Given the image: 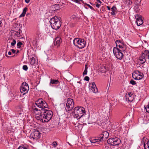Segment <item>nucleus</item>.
Listing matches in <instances>:
<instances>
[{
    "label": "nucleus",
    "instance_id": "obj_60",
    "mask_svg": "<svg viewBox=\"0 0 149 149\" xmlns=\"http://www.w3.org/2000/svg\"><path fill=\"white\" fill-rule=\"evenodd\" d=\"M121 45V44L120 43V44H119L118 45Z\"/></svg>",
    "mask_w": 149,
    "mask_h": 149
},
{
    "label": "nucleus",
    "instance_id": "obj_36",
    "mask_svg": "<svg viewBox=\"0 0 149 149\" xmlns=\"http://www.w3.org/2000/svg\"><path fill=\"white\" fill-rule=\"evenodd\" d=\"M18 113L19 115H20L22 114V113L21 112L22 111V109H20V108H18Z\"/></svg>",
    "mask_w": 149,
    "mask_h": 149
},
{
    "label": "nucleus",
    "instance_id": "obj_28",
    "mask_svg": "<svg viewBox=\"0 0 149 149\" xmlns=\"http://www.w3.org/2000/svg\"><path fill=\"white\" fill-rule=\"evenodd\" d=\"M145 109H146V112L148 113H149V102H148V104L146 106L145 105L144 106Z\"/></svg>",
    "mask_w": 149,
    "mask_h": 149
},
{
    "label": "nucleus",
    "instance_id": "obj_42",
    "mask_svg": "<svg viewBox=\"0 0 149 149\" xmlns=\"http://www.w3.org/2000/svg\"><path fill=\"white\" fill-rule=\"evenodd\" d=\"M84 80L87 81H89V78L88 76H86L84 78Z\"/></svg>",
    "mask_w": 149,
    "mask_h": 149
},
{
    "label": "nucleus",
    "instance_id": "obj_31",
    "mask_svg": "<svg viewBox=\"0 0 149 149\" xmlns=\"http://www.w3.org/2000/svg\"><path fill=\"white\" fill-rule=\"evenodd\" d=\"M23 43L22 42H18L17 44V47L18 48H20L21 47V46L22 45Z\"/></svg>",
    "mask_w": 149,
    "mask_h": 149
},
{
    "label": "nucleus",
    "instance_id": "obj_47",
    "mask_svg": "<svg viewBox=\"0 0 149 149\" xmlns=\"http://www.w3.org/2000/svg\"><path fill=\"white\" fill-rule=\"evenodd\" d=\"M75 2L77 3H79V1H82V0H74Z\"/></svg>",
    "mask_w": 149,
    "mask_h": 149
},
{
    "label": "nucleus",
    "instance_id": "obj_11",
    "mask_svg": "<svg viewBox=\"0 0 149 149\" xmlns=\"http://www.w3.org/2000/svg\"><path fill=\"white\" fill-rule=\"evenodd\" d=\"M125 96L126 99H127L130 102H132L134 99V95L132 93H128L126 94Z\"/></svg>",
    "mask_w": 149,
    "mask_h": 149
},
{
    "label": "nucleus",
    "instance_id": "obj_26",
    "mask_svg": "<svg viewBox=\"0 0 149 149\" xmlns=\"http://www.w3.org/2000/svg\"><path fill=\"white\" fill-rule=\"evenodd\" d=\"M136 21L137 20H140V19H142V17L141 15H137L135 16Z\"/></svg>",
    "mask_w": 149,
    "mask_h": 149
},
{
    "label": "nucleus",
    "instance_id": "obj_33",
    "mask_svg": "<svg viewBox=\"0 0 149 149\" xmlns=\"http://www.w3.org/2000/svg\"><path fill=\"white\" fill-rule=\"evenodd\" d=\"M139 6L140 5L139 4L136 5L134 7V8L135 10L137 9V10H140V8H139Z\"/></svg>",
    "mask_w": 149,
    "mask_h": 149
},
{
    "label": "nucleus",
    "instance_id": "obj_16",
    "mask_svg": "<svg viewBox=\"0 0 149 149\" xmlns=\"http://www.w3.org/2000/svg\"><path fill=\"white\" fill-rule=\"evenodd\" d=\"M111 10L112 12L111 13V14L113 15H115L116 13L117 12V11L116 7L113 6L111 8Z\"/></svg>",
    "mask_w": 149,
    "mask_h": 149
},
{
    "label": "nucleus",
    "instance_id": "obj_43",
    "mask_svg": "<svg viewBox=\"0 0 149 149\" xmlns=\"http://www.w3.org/2000/svg\"><path fill=\"white\" fill-rule=\"evenodd\" d=\"M86 5L89 7V8L91 9L92 10H95L90 5L88 4H86Z\"/></svg>",
    "mask_w": 149,
    "mask_h": 149
},
{
    "label": "nucleus",
    "instance_id": "obj_55",
    "mask_svg": "<svg viewBox=\"0 0 149 149\" xmlns=\"http://www.w3.org/2000/svg\"><path fill=\"white\" fill-rule=\"evenodd\" d=\"M6 56L7 57H12V56H8L6 54Z\"/></svg>",
    "mask_w": 149,
    "mask_h": 149
},
{
    "label": "nucleus",
    "instance_id": "obj_15",
    "mask_svg": "<svg viewBox=\"0 0 149 149\" xmlns=\"http://www.w3.org/2000/svg\"><path fill=\"white\" fill-rule=\"evenodd\" d=\"M101 136L103 137L104 140H106L109 136V133L107 132L104 131L101 134Z\"/></svg>",
    "mask_w": 149,
    "mask_h": 149
},
{
    "label": "nucleus",
    "instance_id": "obj_45",
    "mask_svg": "<svg viewBox=\"0 0 149 149\" xmlns=\"http://www.w3.org/2000/svg\"><path fill=\"white\" fill-rule=\"evenodd\" d=\"M100 5L101 4L97 3V4L96 5V6L97 8H99L100 7Z\"/></svg>",
    "mask_w": 149,
    "mask_h": 149
},
{
    "label": "nucleus",
    "instance_id": "obj_5",
    "mask_svg": "<svg viewBox=\"0 0 149 149\" xmlns=\"http://www.w3.org/2000/svg\"><path fill=\"white\" fill-rule=\"evenodd\" d=\"M122 51H121L117 47H114L113 49V52L114 56L118 59L121 60L123 56Z\"/></svg>",
    "mask_w": 149,
    "mask_h": 149
},
{
    "label": "nucleus",
    "instance_id": "obj_8",
    "mask_svg": "<svg viewBox=\"0 0 149 149\" xmlns=\"http://www.w3.org/2000/svg\"><path fill=\"white\" fill-rule=\"evenodd\" d=\"M29 90V88L28 84L26 82H23L21 86L20 91L23 94H25L27 93Z\"/></svg>",
    "mask_w": 149,
    "mask_h": 149
},
{
    "label": "nucleus",
    "instance_id": "obj_24",
    "mask_svg": "<svg viewBox=\"0 0 149 149\" xmlns=\"http://www.w3.org/2000/svg\"><path fill=\"white\" fill-rule=\"evenodd\" d=\"M136 21L137 25L138 26L142 25L143 23V21L142 19H140V20H136Z\"/></svg>",
    "mask_w": 149,
    "mask_h": 149
},
{
    "label": "nucleus",
    "instance_id": "obj_59",
    "mask_svg": "<svg viewBox=\"0 0 149 149\" xmlns=\"http://www.w3.org/2000/svg\"><path fill=\"white\" fill-rule=\"evenodd\" d=\"M77 83H79V84H80V81H78V82H77Z\"/></svg>",
    "mask_w": 149,
    "mask_h": 149
},
{
    "label": "nucleus",
    "instance_id": "obj_48",
    "mask_svg": "<svg viewBox=\"0 0 149 149\" xmlns=\"http://www.w3.org/2000/svg\"><path fill=\"white\" fill-rule=\"evenodd\" d=\"M30 1V0H25V2L26 3H28Z\"/></svg>",
    "mask_w": 149,
    "mask_h": 149
},
{
    "label": "nucleus",
    "instance_id": "obj_54",
    "mask_svg": "<svg viewBox=\"0 0 149 149\" xmlns=\"http://www.w3.org/2000/svg\"><path fill=\"white\" fill-rule=\"evenodd\" d=\"M107 9L108 10H110V7L109 6H107Z\"/></svg>",
    "mask_w": 149,
    "mask_h": 149
},
{
    "label": "nucleus",
    "instance_id": "obj_2",
    "mask_svg": "<svg viewBox=\"0 0 149 149\" xmlns=\"http://www.w3.org/2000/svg\"><path fill=\"white\" fill-rule=\"evenodd\" d=\"M49 22L52 27L54 29H58L61 25V20L60 17L55 16L51 19Z\"/></svg>",
    "mask_w": 149,
    "mask_h": 149
},
{
    "label": "nucleus",
    "instance_id": "obj_13",
    "mask_svg": "<svg viewBox=\"0 0 149 149\" xmlns=\"http://www.w3.org/2000/svg\"><path fill=\"white\" fill-rule=\"evenodd\" d=\"M90 85H91V89L94 93H96L98 92V89L94 82L91 83Z\"/></svg>",
    "mask_w": 149,
    "mask_h": 149
},
{
    "label": "nucleus",
    "instance_id": "obj_41",
    "mask_svg": "<svg viewBox=\"0 0 149 149\" xmlns=\"http://www.w3.org/2000/svg\"><path fill=\"white\" fill-rule=\"evenodd\" d=\"M23 69L25 71H26L28 69V67L26 65H24L23 66Z\"/></svg>",
    "mask_w": 149,
    "mask_h": 149
},
{
    "label": "nucleus",
    "instance_id": "obj_9",
    "mask_svg": "<svg viewBox=\"0 0 149 149\" xmlns=\"http://www.w3.org/2000/svg\"><path fill=\"white\" fill-rule=\"evenodd\" d=\"M13 26L15 28L17 27V28H19L17 31H15L13 32V33H14L15 36H17L18 37H20L22 36V31L21 28L22 26H20V24H17L15 23L14 24Z\"/></svg>",
    "mask_w": 149,
    "mask_h": 149
},
{
    "label": "nucleus",
    "instance_id": "obj_53",
    "mask_svg": "<svg viewBox=\"0 0 149 149\" xmlns=\"http://www.w3.org/2000/svg\"><path fill=\"white\" fill-rule=\"evenodd\" d=\"M146 144L149 145V140L147 141V143Z\"/></svg>",
    "mask_w": 149,
    "mask_h": 149
},
{
    "label": "nucleus",
    "instance_id": "obj_18",
    "mask_svg": "<svg viewBox=\"0 0 149 149\" xmlns=\"http://www.w3.org/2000/svg\"><path fill=\"white\" fill-rule=\"evenodd\" d=\"M141 54L143 55L146 58L149 59V51L148 50H145L143 53Z\"/></svg>",
    "mask_w": 149,
    "mask_h": 149
},
{
    "label": "nucleus",
    "instance_id": "obj_14",
    "mask_svg": "<svg viewBox=\"0 0 149 149\" xmlns=\"http://www.w3.org/2000/svg\"><path fill=\"white\" fill-rule=\"evenodd\" d=\"M62 42V40L61 38L60 37L57 36L56 38L54 41V45L58 46Z\"/></svg>",
    "mask_w": 149,
    "mask_h": 149
},
{
    "label": "nucleus",
    "instance_id": "obj_38",
    "mask_svg": "<svg viewBox=\"0 0 149 149\" xmlns=\"http://www.w3.org/2000/svg\"><path fill=\"white\" fill-rule=\"evenodd\" d=\"M116 46H117L120 43L121 44H123L121 42V41L119 40H117L116 41Z\"/></svg>",
    "mask_w": 149,
    "mask_h": 149
},
{
    "label": "nucleus",
    "instance_id": "obj_57",
    "mask_svg": "<svg viewBox=\"0 0 149 149\" xmlns=\"http://www.w3.org/2000/svg\"><path fill=\"white\" fill-rule=\"evenodd\" d=\"M2 23V22L1 21V20L0 19V25Z\"/></svg>",
    "mask_w": 149,
    "mask_h": 149
},
{
    "label": "nucleus",
    "instance_id": "obj_4",
    "mask_svg": "<svg viewBox=\"0 0 149 149\" xmlns=\"http://www.w3.org/2000/svg\"><path fill=\"white\" fill-rule=\"evenodd\" d=\"M74 107V102L73 99L70 98H68L65 108L66 111L68 112L71 111Z\"/></svg>",
    "mask_w": 149,
    "mask_h": 149
},
{
    "label": "nucleus",
    "instance_id": "obj_23",
    "mask_svg": "<svg viewBox=\"0 0 149 149\" xmlns=\"http://www.w3.org/2000/svg\"><path fill=\"white\" fill-rule=\"evenodd\" d=\"M27 8L26 7L23 10V12L20 15V17H23L24 16L27 10Z\"/></svg>",
    "mask_w": 149,
    "mask_h": 149
},
{
    "label": "nucleus",
    "instance_id": "obj_34",
    "mask_svg": "<svg viewBox=\"0 0 149 149\" xmlns=\"http://www.w3.org/2000/svg\"><path fill=\"white\" fill-rule=\"evenodd\" d=\"M106 70V68L104 67H103L101 68V71L102 73L105 72Z\"/></svg>",
    "mask_w": 149,
    "mask_h": 149
},
{
    "label": "nucleus",
    "instance_id": "obj_58",
    "mask_svg": "<svg viewBox=\"0 0 149 149\" xmlns=\"http://www.w3.org/2000/svg\"><path fill=\"white\" fill-rule=\"evenodd\" d=\"M54 6H57V7L58 6L57 5H56V4H55V5H54Z\"/></svg>",
    "mask_w": 149,
    "mask_h": 149
},
{
    "label": "nucleus",
    "instance_id": "obj_39",
    "mask_svg": "<svg viewBox=\"0 0 149 149\" xmlns=\"http://www.w3.org/2000/svg\"><path fill=\"white\" fill-rule=\"evenodd\" d=\"M52 145L54 147H56L58 145L56 141H54L52 143Z\"/></svg>",
    "mask_w": 149,
    "mask_h": 149
},
{
    "label": "nucleus",
    "instance_id": "obj_10",
    "mask_svg": "<svg viewBox=\"0 0 149 149\" xmlns=\"http://www.w3.org/2000/svg\"><path fill=\"white\" fill-rule=\"evenodd\" d=\"M31 136L36 140L39 139L40 137V133L38 130L35 131L31 134Z\"/></svg>",
    "mask_w": 149,
    "mask_h": 149
},
{
    "label": "nucleus",
    "instance_id": "obj_25",
    "mask_svg": "<svg viewBox=\"0 0 149 149\" xmlns=\"http://www.w3.org/2000/svg\"><path fill=\"white\" fill-rule=\"evenodd\" d=\"M30 60V63L31 65H33L35 63L36 60L34 57H32V58H31Z\"/></svg>",
    "mask_w": 149,
    "mask_h": 149
},
{
    "label": "nucleus",
    "instance_id": "obj_32",
    "mask_svg": "<svg viewBox=\"0 0 149 149\" xmlns=\"http://www.w3.org/2000/svg\"><path fill=\"white\" fill-rule=\"evenodd\" d=\"M16 43V40L15 39H13L12 42L11 43V46H14Z\"/></svg>",
    "mask_w": 149,
    "mask_h": 149
},
{
    "label": "nucleus",
    "instance_id": "obj_56",
    "mask_svg": "<svg viewBox=\"0 0 149 149\" xmlns=\"http://www.w3.org/2000/svg\"><path fill=\"white\" fill-rule=\"evenodd\" d=\"M19 50H17L16 52V53L17 54V53H19Z\"/></svg>",
    "mask_w": 149,
    "mask_h": 149
},
{
    "label": "nucleus",
    "instance_id": "obj_40",
    "mask_svg": "<svg viewBox=\"0 0 149 149\" xmlns=\"http://www.w3.org/2000/svg\"><path fill=\"white\" fill-rule=\"evenodd\" d=\"M144 147L145 149H149V145L146 144L145 143L144 144Z\"/></svg>",
    "mask_w": 149,
    "mask_h": 149
},
{
    "label": "nucleus",
    "instance_id": "obj_1",
    "mask_svg": "<svg viewBox=\"0 0 149 149\" xmlns=\"http://www.w3.org/2000/svg\"><path fill=\"white\" fill-rule=\"evenodd\" d=\"M35 104L39 108H33L34 110L39 111L38 113L36 114L35 116L36 119L42 123L48 122L51 119L53 113L52 111L45 109L48 108L47 104L43 99L41 98L36 101ZM34 107H36L35 106Z\"/></svg>",
    "mask_w": 149,
    "mask_h": 149
},
{
    "label": "nucleus",
    "instance_id": "obj_52",
    "mask_svg": "<svg viewBox=\"0 0 149 149\" xmlns=\"http://www.w3.org/2000/svg\"><path fill=\"white\" fill-rule=\"evenodd\" d=\"M87 66L86 65H85V70H87Z\"/></svg>",
    "mask_w": 149,
    "mask_h": 149
},
{
    "label": "nucleus",
    "instance_id": "obj_19",
    "mask_svg": "<svg viewBox=\"0 0 149 149\" xmlns=\"http://www.w3.org/2000/svg\"><path fill=\"white\" fill-rule=\"evenodd\" d=\"M80 39L77 38H75L73 40V44L75 46L77 47L79 42Z\"/></svg>",
    "mask_w": 149,
    "mask_h": 149
},
{
    "label": "nucleus",
    "instance_id": "obj_30",
    "mask_svg": "<svg viewBox=\"0 0 149 149\" xmlns=\"http://www.w3.org/2000/svg\"><path fill=\"white\" fill-rule=\"evenodd\" d=\"M36 35L38 37H39L41 36V33L40 31L39 30H38L36 31Z\"/></svg>",
    "mask_w": 149,
    "mask_h": 149
},
{
    "label": "nucleus",
    "instance_id": "obj_22",
    "mask_svg": "<svg viewBox=\"0 0 149 149\" xmlns=\"http://www.w3.org/2000/svg\"><path fill=\"white\" fill-rule=\"evenodd\" d=\"M59 82V81L58 80H55L53 79H51L50 82V85H51V84H57Z\"/></svg>",
    "mask_w": 149,
    "mask_h": 149
},
{
    "label": "nucleus",
    "instance_id": "obj_12",
    "mask_svg": "<svg viewBox=\"0 0 149 149\" xmlns=\"http://www.w3.org/2000/svg\"><path fill=\"white\" fill-rule=\"evenodd\" d=\"M86 44V42L84 39H80L78 45L77 47L80 49L83 48L85 47Z\"/></svg>",
    "mask_w": 149,
    "mask_h": 149
},
{
    "label": "nucleus",
    "instance_id": "obj_17",
    "mask_svg": "<svg viewBox=\"0 0 149 149\" xmlns=\"http://www.w3.org/2000/svg\"><path fill=\"white\" fill-rule=\"evenodd\" d=\"M145 58L146 57L144 56L143 55L141 54V56L139 57V59L140 61L142 62L141 63V64H143L146 61Z\"/></svg>",
    "mask_w": 149,
    "mask_h": 149
},
{
    "label": "nucleus",
    "instance_id": "obj_27",
    "mask_svg": "<svg viewBox=\"0 0 149 149\" xmlns=\"http://www.w3.org/2000/svg\"><path fill=\"white\" fill-rule=\"evenodd\" d=\"M98 141H102L104 140L103 137L101 136V134L100 135L99 137H98V139H97Z\"/></svg>",
    "mask_w": 149,
    "mask_h": 149
},
{
    "label": "nucleus",
    "instance_id": "obj_37",
    "mask_svg": "<svg viewBox=\"0 0 149 149\" xmlns=\"http://www.w3.org/2000/svg\"><path fill=\"white\" fill-rule=\"evenodd\" d=\"M90 141H91V143H95L96 142L98 141L97 139H91V140H90Z\"/></svg>",
    "mask_w": 149,
    "mask_h": 149
},
{
    "label": "nucleus",
    "instance_id": "obj_29",
    "mask_svg": "<svg viewBox=\"0 0 149 149\" xmlns=\"http://www.w3.org/2000/svg\"><path fill=\"white\" fill-rule=\"evenodd\" d=\"M17 149H28V147H26L24 145H22L19 146Z\"/></svg>",
    "mask_w": 149,
    "mask_h": 149
},
{
    "label": "nucleus",
    "instance_id": "obj_49",
    "mask_svg": "<svg viewBox=\"0 0 149 149\" xmlns=\"http://www.w3.org/2000/svg\"><path fill=\"white\" fill-rule=\"evenodd\" d=\"M72 18L73 19H74L76 18V16L75 15H73L72 16Z\"/></svg>",
    "mask_w": 149,
    "mask_h": 149
},
{
    "label": "nucleus",
    "instance_id": "obj_44",
    "mask_svg": "<svg viewBox=\"0 0 149 149\" xmlns=\"http://www.w3.org/2000/svg\"><path fill=\"white\" fill-rule=\"evenodd\" d=\"M87 70H84V72H83V75H86L87 74Z\"/></svg>",
    "mask_w": 149,
    "mask_h": 149
},
{
    "label": "nucleus",
    "instance_id": "obj_21",
    "mask_svg": "<svg viewBox=\"0 0 149 149\" xmlns=\"http://www.w3.org/2000/svg\"><path fill=\"white\" fill-rule=\"evenodd\" d=\"M124 3L125 6H130L131 5L132 2L131 0H124Z\"/></svg>",
    "mask_w": 149,
    "mask_h": 149
},
{
    "label": "nucleus",
    "instance_id": "obj_51",
    "mask_svg": "<svg viewBox=\"0 0 149 149\" xmlns=\"http://www.w3.org/2000/svg\"><path fill=\"white\" fill-rule=\"evenodd\" d=\"M12 53L11 52H8V54L9 55H11V54Z\"/></svg>",
    "mask_w": 149,
    "mask_h": 149
},
{
    "label": "nucleus",
    "instance_id": "obj_46",
    "mask_svg": "<svg viewBox=\"0 0 149 149\" xmlns=\"http://www.w3.org/2000/svg\"><path fill=\"white\" fill-rule=\"evenodd\" d=\"M11 51L13 53V54L16 53V51L15 49H11Z\"/></svg>",
    "mask_w": 149,
    "mask_h": 149
},
{
    "label": "nucleus",
    "instance_id": "obj_7",
    "mask_svg": "<svg viewBox=\"0 0 149 149\" xmlns=\"http://www.w3.org/2000/svg\"><path fill=\"white\" fill-rule=\"evenodd\" d=\"M143 73L139 70H136L132 74V77L136 80H139L141 79L143 77Z\"/></svg>",
    "mask_w": 149,
    "mask_h": 149
},
{
    "label": "nucleus",
    "instance_id": "obj_6",
    "mask_svg": "<svg viewBox=\"0 0 149 149\" xmlns=\"http://www.w3.org/2000/svg\"><path fill=\"white\" fill-rule=\"evenodd\" d=\"M121 140L117 137L111 138L107 141V143L112 146L118 145L121 143Z\"/></svg>",
    "mask_w": 149,
    "mask_h": 149
},
{
    "label": "nucleus",
    "instance_id": "obj_20",
    "mask_svg": "<svg viewBox=\"0 0 149 149\" xmlns=\"http://www.w3.org/2000/svg\"><path fill=\"white\" fill-rule=\"evenodd\" d=\"M116 47H118L120 49H119L122 52H124L125 50V48L124 46L123 45V44H121V45H118L117 46H116Z\"/></svg>",
    "mask_w": 149,
    "mask_h": 149
},
{
    "label": "nucleus",
    "instance_id": "obj_50",
    "mask_svg": "<svg viewBox=\"0 0 149 149\" xmlns=\"http://www.w3.org/2000/svg\"><path fill=\"white\" fill-rule=\"evenodd\" d=\"M100 4H101L102 3L101 1L100 0H96Z\"/></svg>",
    "mask_w": 149,
    "mask_h": 149
},
{
    "label": "nucleus",
    "instance_id": "obj_3",
    "mask_svg": "<svg viewBox=\"0 0 149 149\" xmlns=\"http://www.w3.org/2000/svg\"><path fill=\"white\" fill-rule=\"evenodd\" d=\"M85 113V111L84 108L81 107H76L74 109V117L77 119H79L83 116Z\"/></svg>",
    "mask_w": 149,
    "mask_h": 149
},
{
    "label": "nucleus",
    "instance_id": "obj_35",
    "mask_svg": "<svg viewBox=\"0 0 149 149\" xmlns=\"http://www.w3.org/2000/svg\"><path fill=\"white\" fill-rule=\"evenodd\" d=\"M130 83L133 85H135L136 84V81L133 79H131L130 81Z\"/></svg>",
    "mask_w": 149,
    "mask_h": 149
}]
</instances>
